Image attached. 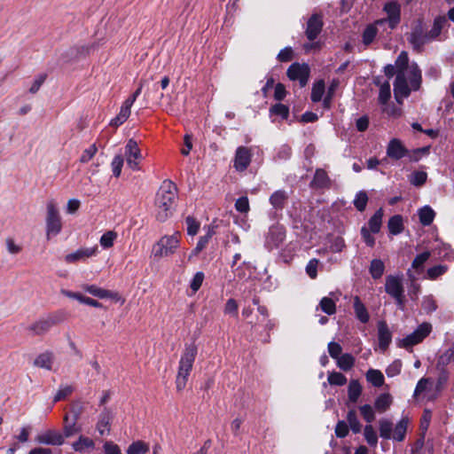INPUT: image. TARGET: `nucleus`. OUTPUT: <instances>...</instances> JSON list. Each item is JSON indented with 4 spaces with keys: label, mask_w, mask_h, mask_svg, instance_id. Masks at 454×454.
<instances>
[{
    "label": "nucleus",
    "mask_w": 454,
    "mask_h": 454,
    "mask_svg": "<svg viewBox=\"0 0 454 454\" xmlns=\"http://www.w3.org/2000/svg\"><path fill=\"white\" fill-rule=\"evenodd\" d=\"M396 77L394 94L397 102L409 97L411 90H418L421 84V71L416 63L409 64L406 51H402L395 60Z\"/></svg>",
    "instance_id": "obj_1"
},
{
    "label": "nucleus",
    "mask_w": 454,
    "mask_h": 454,
    "mask_svg": "<svg viewBox=\"0 0 454 454\" xmlns=\"http://www.w3.org/2000/svg\"><path fill=\"white\" fill-rule=\"evenodd\" d=\"M176 197L177 188L176 184L169 180L164 181L157 192L155 200L158 221L164 222L172 215Z\"/></svg>",
    "instance_id": "obj_2"
},
{
    "label": "nucleus",
    "mask_w": 454,
    "mask_h": 454,
    "mask_svg": "<svg viewBox=\"0 0 454 454\" xmlns=\"http://www.w3.org/2000/svg\"><path fill=\"white\" fill-rule=\"evenodd\" d=\"M197 353L198 348L194 342L186 343L184 345V348L179 360L178 371L176 379L177 391H181L185 387L188 377L192 370Z\"/></svg>",
    "instance_id": "obj_3"
},
{
    "label": "nucleus",
    "mask_w": 454,
    "mask_h": 454,
    "mask_svg": "<svg viewBox=\"0 0 454 454\" xmlns=\"http://www.w3.org/2000/svg\"><path fill=\"white\" fill-rule=\"evenodd\" d=\"M46 236L47 239L59 235L62 230V221L58 203L51 199L46 202Z\"/></svg>",
    "instance_id": "obj_4"
},
{
    "label": "nucleus",
    "mask_w": 454,
    "mask_h": 454,
    "mask_svg": "<svg viewBox=\"0 0 454 454\" xmlns=\"http://www.w3.org/2000/svg\"><path fill=\"white\" fill-rule=\"evenodd\" d=\"M180 232L161 237L153 247L154 257H168L176 254L180 246Z\"/></svg>",
    "instance_id": "obj_5"
},
{
    "label": "nucleus",
    "mask_w": 454,
    "mask_h": 454,
    "mask_svg": "<svg viewBox=\"0 0 454 454\" xmlns=\"http://www.w3.org/2000/svg\"><path fill=\"white\" fill-rule=\"evenodd\" d=\"M431 325L421 324L413 333L400 340V347L408 348L421 342L431 332Z\"/></svg>",
    "instance_id": "obj_6"
},
{
    "label": "nucleus",
    "mask_w": 454,
    "mask_h": 454,
    "mask_svg": "<svg viewBox=\"0 0 454 454\" xmlns=\"http://www.w3.org/2000/svg\"><path fill=\"white\" fill-rule=\"evenodd\" d=\"M309 67L307 64L294 63L287 69V76L292 81H299L301 87H304L309 77Z\"/></svg>",
    "instance_id": "obj_7"
},
{
    "label": "nucleus",
    "mask_w": 454,
    "mask_h": 454,
    "mask_svg": "<svg viewBox=\"0 0 454 454\" xmlns=\"http://www.w3.org/2000/svg\"><path fill=\"white\" fill-rule=\"evenodd\" d=\"M286 231L283 225L279 223L272 224L266 236L265 246L269 249L277 248L285 239Z\"/></svg>",
    "instance_id": "obj_8"
},
{
    "label": "nucleus",
    "mask_w": 454,
    "mask_h": 454,
    "mask_svg": "<svg viewBox=\"0 0 454 454\" xmlns=\"http://www.w3.org/2000/svg\"><path fill=\"white\" fill-rule=\"evenodd\" d=\"M384 10L387 14V18L386 20H379L376 21V24H384L385 22L388 23V26L391 29L395 28L397 24L400 22V15H401V6L395 2L392 1L384 6Z\"/></svg>",
    "instance_id": "obj_9"
},
{
    "label": "nucleus",
    "mask_w": 454,
    "mask_h": 454,
    "mask_svg": "<svg viewBox=\"0 0 454 454\" xmlns=\"http://www.w3.org/2000/svg\"><path fill=\"white\" fill-rule=\"evenodd\" d=\"M35 442L39 444L59 446L65 442L64 435L53 429L45 430L35 436Z\"/></svg>",
    "instance_id": "obj_10"
},
{
    "label": "nucleus",
    "mask_w": 454,
    "mask_h": 454,
    "mask_svg": "<svg viewBox=\"0 0 454 454\" xmlns=\"http://www.w3.org/2000/svg\"><path fill=\"white\" fill-rule=\"evenodd\" d=\"M125 156L127 163L133 170L138 169L139 160L141 159V152L138 148L137 143L129 139L125 146Z\"/></svg>",
    "instance_id": "obj_11"
},
{
    "label": "nucleus",
    "mask_w": 454,
    "mask_h": 454,
    "mask_svg": "<svg viewBox=\"0 0 454 454\" xmlns=\"http://www.w3.org/2000/svg\"><path fill=\"white\" fill-rule=\"evenodd\" d=\"M58 324V321L52 317L40 318L32 323L27 330L33 335H43L48 333L52 326Z\"/></svg>",
    "instance_id": "obj_12"
},
{
    "label": "nucleus",
    "mask_w": 454,
    "mask_h": 454,
    "mask_svg": "<svg viewBox=\"0 0 454 454\" xmlns=\"http://www.w3.org/2000/svg\"><path fill=\"white\" fill-rule=\"evenodd\" d=\"M251 150L245 146H239L236 150L233 167L237 171H244L251 162Z\"/></svg>",
    "instance_id": "obj_13"
},
{
    "label": "nucleus",
    "mask_w": 454,
    "mask_h": 454,
    "mask_svg": "<svg viewBox=\"0 0 454 454\" xmlns=\"http://www.w3.org/2000/svg\"><path fill=\"white\" fill-rule=\"evenodd\" d=\"M98 247H82L74 253H70L65 256L67 263H74L80 261H85L87 258L95 256L98 254Z\"/></svg>",
    "instance_id": "obj_14"
},
{
    "label": "nucleus",
    "mask_w": 454,
    "mask_h": 454,
    "mask_svg": "<svg viewBox=\"0 0 454 454\" xmlns=\"http://www.w3.org/2000/svg\"><path fill=\"white\" fill-rule=\"evenodd\" d=\"M408 150L398 138H392L387 146V155L392 160H398L405 157Z\"/></svg>",
    "instance_id": "obj_15"
},
{
    "label": "nucleus",
    "mask_w": 454,
    "mask_h": 454,
    "mask_svg": "<svg viewBox=\"0 0 454 454\" xmlns=\"http://www.w3.org/2000/svg\"><path fill=\"white\" fill-rule=\"evenodd\" d=\"M385 290L393 298L403 296V286L401 278L395 276H387L386 278Z\"/></svg>",
    "instance_id": "obj_16"
},
{
    "label": "nucleus",
    "mask_w": 454,
    "mask_h": 454,
    "mask_svg": "<svg viewBox=\"0 0 454 454\" xmlns=\"http://www.w3.org/2000/svg\"><path fill=\"white\" fill-rule=\"evenodd\" d=\"M323 22L318 14H313L307 23L306 36L309 40L313 41L321 32Z\"/></svg>",
    "instance_id": "obj_17"
},
{
    "label": "nucleus",
    "mask_w": 454,
    "mask_h": 454,
    "mask_svg": "<svg viewBox=\"0 0 454 454\" xmlns=\"http://www.w3.org/2000/svg\"><path fill=\"white\" fill-rule=\"evenodd\" d=\"M330 186L331 179L326 171L323 168H317L310 187L313 189H328Z\"/></svg>",
    "instance_id": "obj_18"
},
{
    "label": "nucleus",
    "mask_w": 454,
    "mask_h": 454,
    "mask_svg": "<svg viewBox=\"0 0 454 454\" xmlns=\"http://www.w3.org/2000/svg\"><path fill=\"white\" fill-rule=\"evenodd\" d=\"M204 230L206 231V234L201 236L199 239V241H198L195 248L192 251V253L189 256V260L192 256L198 255L207 247V245L208 244V241L215 233V226H213V225H207V226L204 227Z\"/></svg>",
    "instance_id": "obj_19"
},
{
    "label": "nucleus",
    "mask_w": 454,
    "mask_h": 454,
    "mask_svg": "<svg viewBox=\"0 0 454 454\" xmlns=\"http://www.w3.org/2000/svg\"><path fill=\"white\" fill-rule=\"evenodd\" d=\"M378 338L379 345L382 350H385L392 340L391 332L384 321H380L378 324Z\"/></svg>",
    "instance_id": "obj_20"
},
{
    "label": "nucleus",
    "mask_w": 454,
    "mask_h": 454,
    "mask_svg": "<svg viewBox=\"0 0 454 454\" xmlns=\"http://www.w3.org/2000/svg\"><path fill=\"white\" fill-rule=\"evenodd\" d=\"M288 198L289 196L286 191L278 190L270 195V203L276 211L282 210L285 207Z\"/></svg>",
    "instance_id": "obj_21"
},
{
    "label": "nucleus",
    "mask_w": 454,
    "mask_h": 454,
    "mask_svg": "<svg viewBox=\"0 0 454 454\" xmlns=\"http://www.w3.org/2000/svg\"><path fill=\"white\" fill-rule=\"evenodd\" d=\"M111 414L108 411H104L97 423V429L101 435L107 434L110 432Z\"/></svg>",
    "instance_id": "obj_22"
},
{
    "label": "nucleus",
    "mask_w": 454,
    "mask_h": 454,
    "mask_svg": "<svg viewBox=\"0 0 454 454\" xmlns=\"http://www.w3.org/2000/svg\"><path fill=\"white\" fill-rule=\"evenodd\" d=\"M354 309L355 314L360 322L365 324L369 321L370 317L368 311L358 296L354 298Z\"/></svg>",
    "instance_id": "obj_23"
},
{
    "label": "nucleus",
    "mask_w": 454,
    "mask_h": 454,
    "mask_svg": "<svg viewBox=\"0 0 454 454\" xmlns=\"http://www.w3.org/2000/svg\"><path fill=\"white\" fill-rule=\"evenodd\" d=\"M408 423V418H403L393 429L392 439L402 442L405 437Z\"/></svg>",
    "instance_id": "obj_24"
},
{
    "label": "nucleus",
    "mask_w": 454,
    "mask_h": 454,
    "mask_svg": "<svg viewBox=\"0 0 454 454\" xmlns=\"http://www.w3.org/2000/svg\"><path fill=\"white\" fill-rule=\"evenodd\" d=\"M83 288L89 294L100 299L114 298L115 296V294L111 291L103 289L95 285H86Z\"/></svg>",
    "instance_id": "obj_25"
},
{
    "label": "nucleus",
    "mask_w": 454,
    "mask_h": 454,
    "mask_svg": "<svg viewBox=\"0 0 454 454\" xmlns=\"http://www.w3.org/2000/svg\"><path fill=\"white\" fill-rule=\"evenodd\" d=\"M392 403V397L389 394L385 393L380 395L374 403V407L380 413L385 412Z\"/></svg>",
    "instance_id": "obj_26"
},
{
    "label": "nucleus",
    "mask_w": 454,
    "mask_h": 454,
    "mask_svg": "<svg viewBox=\"0 0 454 454\" xmlns=\"http://www.w3.org/2000/svg\"><path fill=\"white\" fill-rule=\"evenodd\" d=\"M130 108L127 105L122 104L118 115L111 120L110 126L117 128L124 123L130 115Z\"/></svg>",
    "instance_id": "obj_27"
},
{
    "label": "nucleus",
    "mask_w": 454,
    "mask_h": 454,
    "mask_svg": "<svg viewBox=\"0 0 454 454\" xmlns=\"http://www.w3.org/2000/svg\"><path fill=\"white\" fill-rule=\"evenodd\" d=\"M383 217L382 208L378 209L368 222L369 227L367 228L372 233H378L380 230Z\"/></svg>",
    "instance_id": "obj_28"
},
{
    "label": "nucleus",
    "mask_w": 454,
    "mask_h": 454,
    "mask_svg": "<svg viewBox=\"0 0 454 454\" xmlns=\"http://www.w3.org/2000/svg\"><path fill=\"white\" fill-rule=\"evenodd\" d=\"M434 216L435 213L429 206H425L419 210V221L424 226L430 225Z\"/></svg>",
    "instance_id": "obj_29"
},
{
    "label": "nucleus",
    "mask_w": 454,
    "mask_h": 454,
    "mask_svg": "<svg viewBox=\"0 0 454 454\" xmlns=\"http://www.w3.org/2000/svg\"><path fill=\"white\" fill-rule=\"evenodd\" d=\"M389 232L393 235L401 233L403 230V217L400 215L392 216L387 223Z\"/></svg>",
    "instance_id": "obj_30"
},
{
    "label": "nucleus",
    "mask_w": 454,
    "mask_h": 454,
    "mask_svg": "<svg viewBox=\"0 0 454 454\" xmlns=\"http://www.w3.org/2000/svg\"><path fill=\"white\" fill-rule=\"evenodd\" d=\"M72 447L75 451L85 452L94 448V442L88 437L80 436L78 441L72 444Z\"/></svg>",
    "instance_id": "obj_31"
},
{
    "label": "nucleus",
    "mask_w": 454,
    "mask_h": 454,
    "mask_svg": "<svg viewBox=\"0 0 454 454\" xmlns=\"http://www.w3.org/2000/svg\"><path fill=\"white\" fill-rule=\"evenodd\" d=\"M447 23V20L444 16H438L434 19L433 27L428 33V37L430 39L436 38L442 32V28L445 27Z\"/></svg>",
    "instance_id": "obj_32"
},
{
    "label": "nucleus",
    "mask_w": 454,
    "mask_h": 454,
    "mask_svg": "<svg viewBox=\"0 0 454 454\" xmlns=\"http://www.w3.org/2000/svg\"><path fill=\"white\" fill-rule=\"evenodd\" d=\"M367 380L376 387H380L384 384V376L379 370L370 369L366 372Z\"/></svg>",
    "instance_id": "obj_33"
},
{
    "label": "nucleus",
    "mask_w": 454,
    "mask_h": 454,
    "mask_svg": "<svg viewBox=\"0 0 454 454\" xmlns=\"http://www.w3.org/2000/svg\"><path fill=\"white\" fill-rule=\"evenodd\" d=\"M337 366L342 371H349L355 364V357L348 354H342L337 360Z\"/></svg>",
    "instance_id": "obj_34"
},
{
    "label": "nucleus",
    "mask_w": 454,
    "mask_h": 454,
    "mask_svg": "<svg viewBox=\"0 0 454 454\" xmlns=\"http://www.w3.org/2000/svg\"><path fill=\"white\" fill-rule=\"evenodd\" d=\"M375 83L380 86L379 101L380 104H386L391 97L390 83L388 81L380 83L378 80Z\"/></svg>",
    "instance_id": "obj_35"
},
{
    "label": "nucleus",
    "mask_w": 454,
    "mask_h": 454,
    "mask_svg": "<svg viewBox=\"0 0 454 454\" xmlns=\"http://www.w3.org/2000/svg\"><path fill=\"white\" fill-rule=\"evenodd\" d=\"M34 364L37 367L51 370L52 355L51 353H43L35 358Z\"/></svg>",
    "instance_id": "obj_36"
},
{
    "label": "nucleus",
    "mask_w": 454,
    "mask_h": 454,
    "mask_svg": "<svg viewBox=\"0 0 454 454\" xmlns=\"http://www.w3.org/2000/svg\"><path fill=\"white\" fill-rule=\"evenodd\" d=\"M385 265L381 260L373 259L371 262L369 271L373 278H380L383 275Z\"/></svg>",
    "instance_id": "obj_37"
},
{
    "label": "nucleus",
    "mask_w": 454,
    "mask_h": 454,
    "mask_svg": "<svg viewBox=\"0 0 454 454\" xmlns=\"http://www.w3.org/2000/svg\"><path fill=\"white\" fill-rule=\"evenodd\" d=\"M380 424V435L384 439H391L393 434V423L386 419L379 421Z\"/></svg>",
    "instance_id": "obj_38"
},
{
    "label": "nucleus",
    "mask_w": 454,
    "mask_h": 454,
    "mask_svg": "<svg viewBox=\"0 0 454 454\" xmlns=\"http://www.w3.org/2000/svg\"><path fill=\"white\" fill-rule=\"evenodd\" d=\"M149 451V445L143 441H136L131 443L128 450L127 454H145Z\"/></svg>",
    "instance_id": "obj_39"
},
{
    "label": "nucleus",
    "mask_w": 454,
    "mask_h": 454,
    "mask_svg": "<svg viewBox=\"0 0 454 454\" xmlns=\"http://www.w3.org/2000/svg\"><path fill=\"white\" fill-rule=\"evenodd\" d=\"M325 90V82L320 80L313 84L311 91V100L313 102L321 101Z\"/></svg>",
    "instance_id": "obj_40"
},
{
    "label": "nucleus",
    "mask_w": 454,
    "mask_h": 454,
    "mask_svg": "<svg viewBox=\"0 0 454 454\" xmlns=\"http://www.w3.org/2000/svg\"><path fill=\"white\" fill-rule=\"evenodd\" d=\"M348 426L350 427L351 430L355 434L361 432L362 425L357 419L356 412L355 410H350L347 414Z\"/></svg>",
    "instance_id": "obj_41"
},
{
    "label": "nucleus",
    "mask_w": 454,
    "mask_h": 454,
    "mask_svg": "<svg viewBox=\"0 0 454 454\" xmlns=\"http://www.w3.org/2000/svg\"><path fill=\"white\" fill-rule=\"evenodd\" d=\"M320 309L327 315H333L336 312V304L329 297H324L319 302Z\"/></svg>",
    "instance_id": "obj_42"
},
{
    "label": "nucleus",
    "mask_w": 454,
    "mask_h": 454,
    "mask_svg": "<svg viewBox=\"0 0 454 454\" xmlns=\"http://www.w3.org/2000/svg\"><path fill=\"white\" fill-rule=\"evenodd\" d=\"M362 392V387L357 380H351L348 385V399L355 403L357 401Z\"/></svg>",
    "instance_id": "obj_43"
},
{
    "label": "nucleus",
    "mask_w": 454,
    "mask_h": 454,
    "mask_svg": "<svg viewBox=\"0 0 454 454\" xmlns=\"http://www.w3.org/2000/svg\"><path fill=\"white\" fill-rule=\"evenodd\" d=\"M454 360V345L449 349L445 350L438 358L437 367L444 368L451 361Z\"/></svg>",
    "instance_id": "obj_44"
},
{
    "label": "nucleus",
    "mask_w": 454,
    "mask_h": 454,
    "mask_svg": "<svg viewBox=\"0 0 454 454\" xmlns=\"http://www.w3.org/2000/svg\"><path fill=\"white\" fill-rule=\"evenodd\" d=\"M117 236V233L114 231H106L99 239L100 246L105 249L112 247Z\"/></svg>",
    "instance_id": "obj_45"
},
{
    "label": "nucleus",
    "mask_w": 454,
    "mask_h": 454,
    "mask_svg": "<svg viewBox=\"0 0 454 454\" xmlns=\"http://www.w3.org/2000/svg\"><path fill=\"white\" fill-rule=\"evenodd\" d=\"M378 24H372V25H369L366 27V28L364 29V33H363V43L365 45H369L370 43H372V41L374 40L377 33H378V29H377V26Z\"/></svg>",
    "instance_id": "obj_46"
},
{
    "label": "nucleus",
    "mask_w": 454,
    "mask_h": 454,
    "mask_svg": "<svg viewBox=\"0 0 454 454\" xmlns=\"http://www.w3.org/2000/svg\"><path fill=\"white\" fill-rule=\"evenodd\" d=\"M327 380L332 386H343L347 383V378L340 372H328Z\"/></svg>",
    "instance_id": "obj_47"
},
{
    "label": "nucleus",
    "mask_w": 454,
    "mask_h": 454,
    "mask_svg": "<svg viewBox=\"0 0 454 454\" xmlns=\"http://www.w3.org/2000/svg\"><path fill=\"white\" fill-rule=\"evenodd\" d=\"M64 420L66 425L64 427V437H70L79 432V428L76 427V422L69 420V415L66 414Z\"/></svg>",
    "instance_id": "obj_48"
},
{
    "label": "nucleus",
    "mask_w": 454,
    "mask_h": 454,
    "mask_svg": "<svg viewBox=\"0 0 454 454\" xmlns=\"http://www.w3.org/2000/svg\"><path fill=\"white\" fill-rule=\"evenodd\" d=\"M368 202V196L365 192L361 191L356 193L355 200H354V206L356 208L362 212L365 209L366 205Z\"/></svg>",
    "instance_id": "obj_49"
},
{
    "label": "nucleus",
    "mask_w": 454,
    "mask_h": 454,
    "mask_svg": "<svg viewBox=\"0 0 454 454\" xmlns=\"http://www.w3.org/2000/svg\"><path fill=\"white\" fill-rule=\"evenodd\" d=\"M364 435L367 443L371 446H376L378 443V436L372 425H366L364 430Z\"/></svg>",
    "instance_id": "obj_50"
},
{
    "label": "nucleus",
    "mask_w": 454,
    "mask_h": 454,
    "mask_svg": "<svg viewBox=\"0 0 454 454\" xmlns=\"http://www.w3.org/2000/svg\"><path fill=\"white\" fill-rule=\"evenodd\" d=\"M360 413L367 423H372L375 419V412L370 404H364L359 408Z\"/></svg>",
    "instance_id": "obj_51"
},
{
    "label": "nucleus",
    "mask_w": 454,
    "mask_h": 454,
    "mask_svg": "<svg viewBox=\"0 0 454 454\" xmlns=\"http://www.w3.org/2000/svg\"><path fill=\"white\" fill-rule=\"evenodd\" d=\"M429 385H432V382L430 381L429 379H427V378L420 379L419 380V382L417 383L413 396L416 398L419 397L423 393H425L427 390Z\"/></svg>",
    "instance_id": "obj_52"
},
{
    "label": "nucleus",
    "mask_w": 454,
    "mask_h": 454,
    "mask_svg": "<svg viewBox=\"0 0 454 454\" xmlns=\"http://www.w3.org/2000/svg\"><path fill=\"white\" fill-rule=\"evenodd\" d=\"M427 175L424 171H415L410 176V182L415 186H420L427 181Z\"/></svg>",
    "instance_id": "obj_53"
},
{
    "label": "nucleus",
    "mask_w": 454,
    "mask_h": 454,
    "mask_svg": "<svg viewBox=\"0 0 454 454\" xmlns=\"http://www.w3.org/2000/svg\"><path fill=\"white\" fill-rule=\"evenodd\" d=\"M187 225V233L191 236H195L200 227V223L192 216H187L185 219Z\"/></svg>",
    "instance_id": "obj_54"
},
{
    "label": "nucleus",
    "mask_w": 454,
    "mask_h": 454,
    "mask_svg": "<svg viewBox=\"0 0 454 454\" xmlns=\"http://www.w3.org/2000/svg\"><path fill=\"white\" fill-rule=\"evenodd\" d=\"M448 270L446 265H435L427 270V277L430 279H435L438 277L443 275Z\"/></svg>",
    "instance_id": "obj_55"
},
{
    "label": "nucleus",
    "mask_w": 454,
    "mask_h": 454,
    "mask_svg": "<svg viewBox=\"0 0 454 454\" xmlns=\"http://www.w3.org/2000/svg\"><path fill=\"white\" fill-rule=\"evenodd\" d=\"M409 41L415 48H419L423 45L427 40L419 30H415L411 34Z\"/></svg>",
    "instance_id": "obj_56"
},
{
    "label": "nucleus",
    "mask_w": 454,
    "mask_h": 454,
    "mask_svg": "<svg viewBox=\"0 0 454 454\" xmlns=\"http://www.w3.org/2000/svg\"><path fill=\"white\" fill-rule=\"evenodd\" d=\"M97 151H98V148L95 144L90 145L87 149H85L82 152L81 158H80V161L82 163H86V162L90 161L94 157Z\"/></svg>",
    "instance_id": "obj_57"
},
{
    "label": "nucleus",
    "mask_w": 454,
    "mask_h": 454,
    "mask_svg": "<svg viewBox=\"0 0 454 454\" xmlns=\"http://www.w3.org/2000/svg\"><path fill=\"white\" fill-rule=\"evenodd\" d=\"M422 308L427 313H432L437 309L436 302L432 295L424 297Z\"/></svg>",
    "instance_id": "obj_58"
},
{
    "label": "nucleus",
    "mask_w": 454,
    "mask_h": 454,
    "mask_svg": "<svg viewBox=\"0 0 454 454\" xmlns=\"http://www.w3.org/2000/svg\"><path fill=\"white\" fill-rule=\"evenodd\" d=\"M327 348L332 358L337 360L341 356L342 348L339 343L331 341L328 343Z\"/></svg>",
    "instance_id": "obj_59"
},
{
    "label": "nucleus",
    "mask_w": 454,
    "mask_h": 454,
    "mask_svg": "<svg viewBox=\"0 0 454 454\" xmlns=\"http://www.w3.org/2000/svg\"><path fill=\"white\" fill-rule=\"evenodd\" d=\"M270 113L287 119L289 115V108L283 104H276L270 108Z\"/></svg>",
    "instance_id": "obj_60"
},
{
    "label": "nucleus",
    "mask_w": 454,
    "mask_h": 454,
    "mask_svg": "<svg viewBox=\"0 0 454 454\" xmlns=\"http://www.w3.org/2000/svg\"><path fill=\"white\" fill-rule=\"evenodd\" d=\"M431 254L430 252L428 251H426V252H423L419 254H418L413 262H412V268L414 269H419V268H421L423 266V264L429 259Z\"/></svg>",
    "instance_id": "obj_61"
},
{
    "label": "nucleus",
    "mask_w": 454,
    "mask_h": 454,
    "mask_svg": "<svg viewBox=\"0 0 454 454\" xmlns=\"http://www.w3.org/2000/svg\"><path fill=\"white\" fill-rule=\"evenodd\" d=\"M113 174L115 177L120 176L123 166V158L121 155H116L112 161Z\"/></svg>",
    "instance_id": "obj_62"
},
{
    "label": "nucleus",
    "mask_w": 454,
    "mask_h": 454,
    "mask_svg": "<svg viewBox=\"0 0 454 454\" xmlns=\"http://www.w3.org/2000/svg\"><path fill=\"white\" fill-rule=\"evenodd\" d=\"M402 369V362L400 360L394 361L386 369V373L388 377H395L398 375Z\"/></svg>",
    "instance_id": "obj_63"
},
{
    "label": "nucleus",
    "mask_w": 454,
    "mask_h": 454,
    "mask_svg": "<svg viewBox=\"0 0 454 454\" xmlns=\"http://www.w3.org/2000/svg\"><path fill=\"white\" fill-rule=\"evenodd\" d=\"M235 208L240 213H247L250 209L247 197H240L235 202Z\"/></svg>",
    "instance_id": "obj_64"
}]
</instances>
